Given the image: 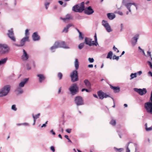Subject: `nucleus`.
<instances>
[{
	"label": "nucleus",
	"instance_id": "obj_23",
	"mask_svg": "<svg viewBox=\"0 0 152 152\" xmlns=\"http://www.w3.org/2000/svg\"><path fill=\"white\" fill-rule=\"evenodd\" d=\"M73 25L72 24H68L66 27H65L63 31L62 32H64L66 33L68 32L69 28L71 26H72Z\"/></svg>",
	"mask_w": 152,
	"mask_h": 152
},
{
	"label": "nucleus",
	"instance_id": "obj_18",
	"mask_svg": "<svg viewBox=\"0 0 152 152\" xmlns=\"http://www.w3.org/2000/svg\"><path fill=\"white\" fill-rule=\"evenodd\" d=\"M60 19L64 22H68L70 19H72V18L70 15L67 14L66 15L65 18H60Z\"/></svg>",
	"mask_w": 152,
	"mask_h": 152
},
{
	"label": "nucleus",
	"instance_id": "obj_60",
	"mask_svg": "<svg viewBox=\"0 0 152 152\" xmlns=\"http://www.w3.org/2000/svg\"><path fill=\"white\" fill-rule=\"evenodd\" d=\"M148 74L149 75L152 77V72L151 71H149L148 72Z\"/></svg>",
	"mask_w": 152,
	"mask_h": 152
},
{
	"label": "nucleus",
	"instance_id": "obj_46",
	"mask_svg": "<svg viewBox=\"0 0 152 152\" xmlns=\"http://www.w3.org/2000/svg\"><path fill=\"white\" fill-rule=\"evenodd\" d=\"M85 90H86V91L87 92H90V90H89L87 89H86V88H83L81 90V91L82 92H83V91H85Z\"/></svg>",
	"mask_w": 152,
	"mask_h": 152
},
{
	"label": "nucleus",
	"instance_id": "obj_16",
	"mask_svg": "<svg viewBox=\"0 0 152 152\" xmlns=\"http://www.w3.org/2000/svg\"><path fill=\"white\" fill-rule=\"evenodd\" d=\"M92 40V39H91L86 37L85 39V42L86 45H88L90 46L95 45H94V44L91 43Z\"/></svg>",
	"mask_w": 152,
	"mask_h": 152
},
{
	"label": "nucleus",
	"instance_id": "obj_31",
	"mask_svg": "<svg viewBox=\"0 0 152 152\" xmlns=\"http://www.w3.org/2000/svg\"><path fill=\"white\" fill-rule=\"evenodd\" d=\"M21 88L18 87L16 89V91L18 92L19 94H22L23 92V90Z\"/></svg>",
	"mask_w": 152,
	"mask_h": 152
},
{
	"label": "nucleus",
	"instance_id": "obj_58",
	"mask_svg": "<svg viewBox=\"0 0 152 152\" xmlns=\"http://www.w3.org/2000/svg\"><path fill=\"white\" fill-rule=\"evenodd\" d=\"M26 67L28 69H31L30 66H29L28 64H27Z\"/></svg>",
	"mask_w": 152,
	"mask_h": 152
},
{
	"label": "nucleus",
	"instance_id": "obj_6",
	"mask_svg": "<svg viewBox=\"0 0 152 152\" xmlns=\"http://www.w3.org/2000/svg\"><path fill=\"white\" fill-rule=\"evenodd\" d=\"M70 77L72 82H74L78 81V78L77 71L76 70L73 71L70 74Z\"/></svg>",
	"mask_w": 152,
	"mask_h": 152
},
{
	"label": "nucleus",
	"instance_id": "obj_39",
	"mask_svg": "<svg viewBox=\"0 0 152 152\" xmlns=\"http://www.w3.org/2000/svg\"><path fill=\"white\" fill-rule=\"evenodd\" d=\"M79 37L81 40L83 39V35L81 32L79 33Z\"/></svg>",
	"mask_w": 152,
	"mask_h": 152
},
{
	"label": "nucleus",
	"instance_id": "obj_3",
	"mask_svg": "<svg viewBox=\"0 0 152 152\" xmlns=\"http://www.w3.org/2000/svg\"><path fill=\"white\" fill-rule=\"evenodd\" d=\"M72 10L76 12H81L84 10V3L82 2L81 3L77 4L73 6Z\"/></svg>",
	"mask_w": 152,
	"mask_h": 152
},
{
	"label": "nucleus",
	"instance_id": "obj_2",
	"mask_svg": "<svg viewBox=\"0 0 152 152\" xmlns=\"http://www.w3.org/2000/svg\"><path fill=\"white\" fill-rule=\"evenodd\" d=\"M10 88L9 85L5 86L2 87L0 90V97L7 96L10 90Z\"/></svg>",
	"mask_w": 152,
	"mask_h": 152
},
{
	"label": "nucleus",
	"instance_id": "obj_61",
	"mask_svg": "<svg viewBox=\"0 0 152 152\" xmlns=\"http://www.w3.org/2000/svg\"><path fill=\"white\" fill-rule=\"evenodd\" d=\"M46 125L45 124H42V125L41 126V127L42 128L44 127H46Z\"/></svg>",
	"mask_w": 152,
	"mask_h": 152
},
{
	"label": "nucleus",
	"instance_id": "obj_10",
	"mask_svg": "<svg viewBox=\"0 0 152 152\" xmlns=\"http://www.w3.org/2000/svg\"><path fill=\"white\" fill-rule=\"evenodd\" d=\"M132 5H134L136 7V10H137V5L135 3H128L125 4V6L129 10V12L127 11L126 12V15H128L129 12H131V10L130 7Z\"/></svg>",
	"mask_w": 152,
	"mask_h": 152
},
{
	"label": "nucleus",
	"instance_id": "obj_47",
	"mask_svg": "<svg viewBox=\"0 0 152 152\" xmlns=\"http://www.w3.org/2000/svg\"><path fill=\"white\" fill-rule=\"evenodd\" d=\"M113 49L115 51H116V50H117L116 52L117 53H118L119 52V50H118L117 48H116L115 46H113Z\"/></svg>",
	"mask_w": 152,
	"mask_h": 152
},
{
	"label": "nucleus",
	"instance_id": "obj_41",
	"mask_svg": "<svg viewBox=\"0 0 152 152\" xmlns=\"http://www.w3.org/2000/svg\"><path fill=\"white\" fill-rule=\"evenodd\" d=\"M12 109L15 111H16L17 110V108L16 107V106L15 105H13L11 107Z\"/></svg>",
	"mask_w": 152,
	"mask_h": 152
},
{
	"label": "nucleus",
	"instance_id": "obj_50",
	"mask_svg": "<svg viewBox=\"0 0 152 152\" xmlns=\"http://www.w3.org/2000/svg\"><path fill=\"white\" fill-rule=\"evenodd\" d=\"M71 129H68L66 130V132L68 133H70L71 132Z\"/></svg>",
	"mask_w": 152,
	"mask_h": 152
},
{
	"label": "nucleus",
	"instance_id": "obj_37",
	"mask_svg": "<svg viewBox=\"0 0 152 152\" xmlns=\"http://www.w3.org/2000/svg\"><path fill=\"white\" fill-rule=\"evenodd\" d=\"M111 124L114 126L116 124V121L114 119H112L110 122Z\"/></svg>",
	"mask_w": 152,
	"mask_h": 152
},
{
	"label": "nucleus",
	"instance_id": "obj_5",
	"mask_svg": "<svg viewBox=\"0 0 152 152\" xmlns=\"http://www.w3.org/2000/svg\"><path fill=\"white\" fill-rule=\"evenodd\" d=\"M70 94L72 96L76 94L79 91V88L76 83L72 84L69 89Z\"/></svg>",
	"mask_w": 152,
	"mask_h": 152
},
{
	"label": "nucleus",
	"instance_id": "obj_54",
	"mask_svg": "<svg viewBox=\"0 0 152 152\" xmlns=\"http://www.w3.org/2000/svg\"><path fill=\"white\" fill-rule=\"evenodd\" d=\"M50 132L51 133H52L53 134V135H55L56 134L53 131V129L51 130L50 131Z\"/></svg>",
	"mask_w": 152,
	"mask_h": 152
},
{
	"label": "nucleus",
	"instance_id": "obj_36",
	"mask_svg": "<svg viewBox=\"0 0 152 152\" xmlns=\"http://www.w3.org/2000/svg\"><path fill=\"white\" fill-rule=\"evenodd\" d=\"M145 129L147 131H150L152 130V126L148 128L147 124H145Z\"/></svg>",
	"mask_w": 152,
	"mask_h": 152
},
{
	"label": "nucleus",
	"instance_id": "obj_14",
	"mask_svg": "<svg viewBox=\"0 0 152 152\" xmlns=\"http://www.w3.org/2000/svg\"><path fill=\"white\" fill-rule=\"evenodd\" d=\"M97 93L98 96L100 99H102L104 98H106L107 97H110L109 95L107 94L102 91L98 92Z\"/></svg>",
	"mask_w": 152,
	"mask_h": 152
},
{
	"label": "nucleus",
	"instance_id": "obj_21",
	"mask_svg": "<svg viewBox=\"0 0 152 152\" xmlns=\"http://www.w3.org/2000/svg\"><path fill=\"white\" fill-rule=\"evenodd\" d=\"M110 88L113 90L115 93H118L120 91V88L118 86H113L111 85H110Z\"/></svg>",
	"mask_w": 152,
	"mask_h": 152
},
{
	"label": "nucleus",
	"instance_id": "obj_43",
	"mask_svg": "<svg viewBox=\"0 0 152 152\" xmlns=\"http://www.w3.org/2000/svg\"><path fill=\"white\" fill-rule=\"evenodd\" d=\"M119 58V56H116V55H114L113 57V60L116 59L117 61L118 60Z\"/></svg>",
	"mask_w": 152,
	"mask_h": 152
},
{
	"label": "nucleus",
	"instance_id": "obj_1",
	"mask_svg": "<svg viewBox=\"0 0 152 152\" xmlns=\"http://www.w3.org/2000/svg\"><path fill=\"white\" fill-rule=\"evenodd\" d=\"M60 48H69V47L66 45L64 42H55L53 45L51 47L50 49L52 52H54L56 49Z\"/></svg>",
	"mask_w": 152,
	"mask_h": 152
},
{
	"label": "nucleus",
	"instance_id": "obj_30",
	"mask_svg": "<svg viewBox=\"0 0 152 152\" xmlns=\"http://www.w3.org/2000/svg\"><path fill=\"white\" fill-rule=\"evenodd\" d=\"M40 115V113H39L35 115H34L33 114H32V117H33V118L34 119L36 120L37 119V118H39V116Z\"/></svg>",
	"mask_w": 152,
	"mask_h": 152
},
{
	"label": "nucleus",
	"instance_id": "obj_57",
	"mask_svg": "<svg viewBox=\"0 0 152 152\" xmlns=\"http://www.w3.org/2000/svg\"><path fill=\"white\" fill-rule=\"evenodd\" d=\"M93 67V65L92 64H89L88 65V67L89 68H92Z\"/></svg>",
	"mask_w": 152,
	"mask_h": 152
},
{
	"label": "nucleus",
	"instance_id": "obj_63",
	"mask_svg": "<svg viewBox=\"0 0 152 152\" xmlns=\"http://www.w3.org/2000/svg\"><path fill=\"white\" fill-rule=\"evenodd\" d=\"M125 53V51H123L121 54V55L120 56V57H121L123 55H124Z\"/></svg>",
	"mask_w": 152,
	"mask_h": 152
},
{
	"label": "nucleus",
	"instance_id": "obj_32",
	"mask_svg": "<svg viewBox=\"0 0 152 152\" xmlns=\"http://www.w3.org/2000/svg\"><path fill=\"white\" fill-rule=\"evenodd\" d=\"M25 37H28L29 38V30L28 29H26L25 31Z\"/></svg>",
	"mask_w": 152,
	"mask_h": 152
},
{
	"label": "nucleus",
	"instance_id": "obj_51",
	"mask_svg": "<svg viewBox=\"0 0 152 152\" xmlns=\"http://www.w3.org/2000/svg\"><path fill=\"white\" fill-rule=\"evenodd\" d=\"M147 90L145 88H143V95L147 93Z\"/></svg>",
	"mask_w": 152,
	"mask_h": 152
},
{
	"label": "nucleus",
	"instance_id": "obj_4",
	"mask_svg": "<svg viewBox=\"0 0 152 152\" xmlns=\"http://www.w3.org/2000/svg\"><path fill=\"white\" fill-rule=\"evenodd\" d=\"M10 48L8 45L4 44H0V53L2 54L8 53Z\"/></svg>",
	"mask_w": 152,
	"mask_h": 152
},
{
	"label": "nucleus",
	"instance_id": "obj_38",
	"mask_svg": "<svg viewBox=\"0 0 152 152\" xmlns=\"http://www.w3.org/2000/svg\"><path fill=\"white\" fill-rule=\"evenodd\" d=\"M114 149L119 152H121L124 150V149L123 148H117L115 147H114Z\"/></svg>",
	"mask_w": 152,
	"mask_h": 152
},
{
	"label": "nucleus",
	"instance_id": "obj_48",
	"mask_svg": "<svg viewBox=\"0 0 152 152\" xmlns=\"http://www.w3.org/2000/svg\"><path fill=\"white\" fill-rule=\"evenodd\" d=\"M50 149L53 152H54L55 151V149L54 147L53 146H51L50 148Z\"/></svg>",
	"mask_w": 152,
	"mask_h": 152
},
{
	"label": "nucleus",
	"instance_id": "obj_25",
	"mask_svg": "<svg viewBox=\"0 0 152 152\" xmlns=\"http://www.w3.org/2000/svg\"><path fill=\"white\" fill-rule=\"evenodd\" d=\"M107 15L108 18L110 20L113 19L115 17V15L114 13H107Z\"/></svg>",
	"mask_w": 152,
	"mask_h": 152
},
{
	"label": "nucleus",
	"instance_id": "obj_55",
	"mask_svg": "<svg viewBox=\"0 0 152 152\" xmlns=\"http://www.w3.org/2000/svg\"><path fill=\"white\" fill-rule=\"evenodd\" d=\"M123 30V25L122 24H121V29L120 31H122Z\"/></svg>",
	"mask_w": 152,
	"mask_h": 152
},
{
	"label": "nucleus",
	"instance_id": "obj_33",
	"mask_svg": "<svg viewBox=\"0 0 152 152\" xmlns=\"http://www.w3.org/2000/svg\"><path fill=\"white\" fill-rule=\"evenodd\" d=\"M130 80H132L134 78L136 77H137L136 73H132L130 75Z\"/></svg>",
	"mask_w": 152,
	"mask_h": 152
},
{
	"label": "nucleus",
	"instance_id": "obj_17",
	"mask_svg": "<svg viewBox=\"0 0 152 152\" xmlns=\"http://www.w3.org/2000/svg\"><path fill=\"white\" fill-rule=\"evenodd\" d=\"M29 80V78H24L23 80L21 81L18 85V87L20 88L23 87Z\"/></svg>",
	"mask_w": 152,
	"mask_h": 152
},
{
	"label": "nucleus",
	"instance_id": "obj_26",
	"mask_svg": "<svg viewBox=\"0 0 152 152\" xmlns=\"http://www.w3.org/2000/svg\"><path fill=\"white\" fill-rule=\"evenodd\" d=\"M133 89L134 91L138 93L140 95H142V89L134 88Z\"/></svg>",
	"mask_w": 152,
	"mask_h": 152
},
{
	"label": "nucleus",
	"instance_id": "obj_13",
	"mask_svg": "<svg viewBox=\"0 0 152 152\" xmlns=\"http://www.w3.org/2000/svg\"><path fill=\"white\" fill-rule=\"evenodd\" d=\"M8 33H7V35L8 37L12 40L15 41L16 39L14 36V33L13 29L11 28L10 29L8 30Z\"/></svg>",
	"mask_w": 152,
	"mask_h": 152
},
{
	"label": "nucleus",
	"instance_id": "obj_34",
	"mask_svg": "<svg viewBox=\"0 0 152 152\" xmlns=\"http://www.w3.org/2000/svg\"><path fill=\"white\" fill-rule=\"evenodd\" d=\"M94 40L96 42V43L94 44V45H95V46H97V45H98V43L97 42V38L96 37V33H95V35L94 36Z\"/></svg>",
	"mask_w": 152,
	"mask_h": 152
},
{
	"label": "nucleus",
	"instance_id": "obj_49",
	"mask_svg": "<svg viewBox=\"0 0 152 152\" xmlns=\"http://www.w3.org/2000/svg\"><path fill=\"white\" fill-rule=\"evenodd\" d=\"M142 71H140L137 72L136 73L137 75H140L142 74Z\"/></svg>",
	"mask_w": 152,
	"mask_h": 152
},
{
	"label": "nucleus",
	"instance_id": "obj_44",
	"mask_svg": "<svg viewBox=\"0 0 152 152\" xmlns=\"http://www.w3.org/2000/svg\"><path fill=\"white\" fill-rule=\"evenodd\" d=\"M88 60L90 63H93L94 62V60L93 58H88Z\"/></svg>",
	"mask_w": 152,
	"mask_h": 152
},
{
	"label": "nucleus",
	"instance_id": "obj_7",
	"mask_svg": "<svg viewBox=\"0 0 152 152\" xmlns=\"http://www.w3.org/2000/svg\"><path fill=\"white\" fill-rule=\"evenodd\" d=\"M144 107L147 112L152 115V102H148L145 103Z\"/></svg>",
	"mask_w": 152,
	"mask_h": 152
},
{
	"label": "nucleus",
	"instance_id": "obj_27",
	"mask_svg": "<svg viewBox=\"0 0 152 152\" xmlns=\"http://www.w3.org/2000/svg\"><path fill=\"white\" fill-rule=\"evenodd\" d=\"M75 69L77 70L78 69L79 66V63L78 59H76L75 62Z\"/></svg>",
	"mask_w": 152,
	"mask_h": 152
},
{
	"label": "nucleus",
	"instance_id": "obj_59",
	"mask_svg": "<svg viewBox=\"0 0 152 152\" xmlns=\"http://www.w3.org/2000/svg\"><path fill=\"white\" fill-rule=\"evenodd\" d=\"M22 125H25V126H28L29 124L28 123H25L22 124Z\"/></svg>",
	"mask_w": 152,
	"mask_h": 152
},
{
	"label": "nucleus",
	"instance_id": "obj_52",
	"mask_svg": "<svg viewBox=\"0 0 152 152\" xmlns=\"http://www.w3.org/2000/svg\"><path fill=\"white\" fill-rule=\"evenodd\" d=\"M116 13L121 15H123L122 12L121 11H118L116 12Z\"/></svg>",
	"mask_w": 152,
	"mask_h": 152
},
{
	"label": "nucleus",
	"instance_id": "obj_62",
	"mask_svg": "<svg viewBox=\"0 0 152 152\" xmlns=\"http://www.w3.org/2000/svg\"><path fill=\"white\" fill-rule=\"evenodd\" d=\"M93 96L95 98H98L96 94H93Z\"/></svg>",
	"mask_w": 152,
	"mask_h": 152
},
{
	"label": "nucleus",
	"instance_id": "obj_53",
	"mask_svg": "<svg viewBox=\"0 0 152 152\" xmlns=\"http://www.w3.org/2000/svg\"><path fill=\"white\" fill-rule=\"evenodd\" d=\"M61 87H60L58 89V94H59L61 93Z\"/></svg>",
	"mask_w": 152,
	"mask_h": 152
},
{
	"label": "nucleus",
	"instance_id": "obj_35",
	"mask_svg": "<svg viewBox=\"0 0 152 152\" xmlns=\"http://www.w3.org/2000/svg\"><path fill=\"white\" fill-rule=\"evenodd\" d=\"M84 43H80L78 46V48L80 50L82 49L84 47Z\"/></svg>",
	"mask_w": 152,
	"mask_h": 152
},
{
	"label": "nucleus",
	"instance_id": "obj_45",
	"mask_svg": "<svg viewBox=\"0 0 152 152\" xmlns=\"http://www.w3.org/2000/svg\"><path fill=\"white\" fill-rule=\"evenodd\" d=\"M129 144V143H127L126 145V152H130V150L129 149L128 146Z\"/></svg>",
	"mask_w": 152,
	"mask_h": 152
},
{
	"label": "nucleus",
	"instance_id": "obj_22",
	"mask_svg": "<svg viewBox=\"0 0 152 152\" xmlns=\"http://www.w3.org/2000/svg\"><path fill=\"white\" fill-rule=\"evenodd\" d=\"M84 83L87 88L89 89L91 88V84L90 81L88 79L85 80H84Z\"/></svg>",
	"mask_w": 152,
	"mask_h": 152
},
{
	"label": "nucleus",
	"instance_id": "obj_56",
	"mask_svg": "<svg viewBox=\"0 0 152 152\" xmlns=\"http://www.w3.org/2000/svg\"><path fill=\"white\" fill-rule=\"evenodd\" d=\"M58 2L61 5H62L63 4V2L61 1H58Z\"/></svg>",
	"mask_w": 152,
	"mask_h": 152
},
{
	"label": "nucleus",
	"instance_id": "obj_42",
	"mask_svg": "<svg viewBox=\"0 0 152 152\" xmlns=\"http://www.w3.org/2000/svg\"><path fill=\"white\" fill-rule=\"evenodd\" d=\"M50 4V3L49 2H46L45 3V8L46 9H47L48 8V6Z\"/></svg>",
	"mask_w": 152,
	"mask_h": 152
},
{
	"label": "nucleus",
	"instance_id": "obj_8",
	"mask_svg": "<svg viewBox=\"0 0 152 152\" xmlns=\"http://www.w3.org/2000/svg\"><path fill=\"white\" fill-rule=\"evenodd\" d=\"M102 25L105 27L107 32H110L112 31L110 26L109 24L107 21L105 20H103L102 21Z\"/></svg>",
	"mask_w": 152,
	"mask_h": 152
},
{
	"label": "nucleus",
	"instance_id": "obj_19",
	"mask_svg": "<svg viewBox=\"0 0 152 152\" xmlns=\"http://www.w3.org/2000/svg\"><path fill=\"white\" fill-rule=\"evenodd\" d=\"M32 38L34 41H38L40 39V37L37 32L33 33L32 35Z\"/></svg>",
	"mask_w": 152,
	"mask_h": 152
},
{
	"label": "nucleus",
	"instance_id": "obj_9",
	"mask_svg": "<svg viewBox=\"0 0 152 152\" xmlns=\"http://www.w3.org/2000/svg\"><path fill=\"white\" fill-rule=\"evenodd\" d=\"M75 102L77 106H79L83 104V99L80 96H78L75 98Z\"/></svg>",
	"mask_w": 152,
	"mask_h": 152
},
{
	"label": "nucleus",
	"instance_id": "obj_40",
	"mask_svg": "<svg viewBox=\"0 0 152 152\" xmlns=\"http://www.w3.org/2000/svg\"><path fill=\"white\" fill-rule=\"evenodd\" d=\"M58 77L59 78V79L61 80L62 79L63 75L61 73L59 72L58 74Z\"/></svg>",
	"mask_w": 152,
	"mask_h": 152
},
{
	"label": "nucleus",
	"instance_id": "obj_24",
	"mask_svg": "<svg viewBox=\"0 0 152 152\" xmlns=\"http://www.w3.org/2000/svg\"><path fill=\"white\" fill-rule=\"evenodd\" d=\"M37 76L39 78V83H42L45 78V76L42 74H38Z\"/></svg>",
	"mask_w": 152,
	"mask_h": 152
},
{
	"label": "nucleus",
	"instance_id": "obj_15",
	"mask_svg": "<svg viewBox=\"0 0 152 152\" xmlns=\"http://www.w3.org/2000/svg\"><path fill=\"white\" fill-rule=\"evenodd\" d=\"M94 12V10L91 6L88 7L87 9H85L84 10L85 13L88 15L92 14Z\"/></svg>",
	"mask_w": 152,
	"mask_h": 152
},
{
	"label": "nucleus",
	"instance_id": "obj_20",
	"mask_svg": "<svg viewBox=\"0 0 152 152\" xmlns=\"http://www.w3.org/2000/svg\"><path fill=\"white\" fill-rule=\"evenodd\" d=\"M139 38V35H136L132 38V44L133 46L135 45L137 42V40Z\"/></svg>",
	"mask_w": 152,
	"mask_h": 152
},
{
	"label": "nucleus",
	"instance_id": "obj_11",
	"mask_svg": "<svg viewBox=\"0 0 152 152\" xmlns=\"http://www.w3.org/2000/svg\"><path fill=\"white\" fill-rule=\"evenodd\" d=\"M29 41V38L27 37H24L21 40L19 44H15V45L19 47H22L24 45L26 42Z\"/></svg>",
	"mask_w": 152,
	"mask_h": 152
},
{
	"label": "nucleus",
	"instance_id": "obj_28",
	"mask_svg": "<svg viewBox=\"0 0 152 152\" xmlns=\"http://www.w3.org/2000/svg\"><path fill=\"white\" fill-rule=\"evenodd\" d=\"M7 59L8 58L7 57L1 59L0 60V64L2 65L5 64Z\"/></svg>",
	"mask_w": 152,
	"mask_h": 152
},
{
	"label": "nucleus",
	"instance_id": "obj_29",
	"mask_svg": "<svg viewBox=\"0 0 152 152\" xmlns=\"http://www.w3.org/2000/svg\"><path fill=\"white\" fill-rule=\"evenodd\" d=\"M113 55V52L111 51H110L108 53L107 58H110V59H111Z\"/></svg>",
	"mask_w": 152,
	"mask_h": 152
},
{
	"label": "nucleus",
	"instance_id": "obj_64",
	"mask_svg": "<svg viewBox=\"0 0 152 152\" xmlns=\"http://www.w3.org/2000/svg\"><path fill=\"white\" fill-rule=\"evenodd\" d=\"M58 137L61 139H62V137L61 134H59L58 135Z\"/></svg>",
	"mask_w": 152,
	"mask_h": 152
},
{
	"label": "nucleus",
	"instance_id": "obj_12",
	"mask_svg": "<svg viewBox=\"0 0 152 152\" xmlns=\"http://www.w3.org/2000/svg\"><path fill=\"white\" fill-rule=\"evenodd\" d=\"M29 58V56L26 50L23 49V53L21 56V59L24 61H27Z\"/></svg>",
	"mask_w": 152,
	"mask_h": 152
}]
</instances>
